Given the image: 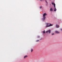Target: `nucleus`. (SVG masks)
<instances>
[{
	"label": "nucleus",
	"mask_w": 62,
	"mask_h": 62,
	"mask_svg": "<svg viewBox=\"0 0 62 62\" xmlns=\"http://www.w3.org/2000/svg\"><path fill=\"white\" fill-rule=\"evenodd\" d=\"M46 15H47V14L46 13H45L43 15V21L44 20H45V18H46V16H45Z\"/></svg>",
	"instance_id": "obj_1"
},
{
	"label": "nucleus",
	"mask_w": 62,
	"mask_h": 62,
	"mask_svg": "<svg viewBox=\"0 0 62 62\" xmlns=\"http://www.w3.org/2000/svg\"><path fill=\"white\" fill-rule=\"evenodd\" d=\"M48 32L50 34V33H51V30H49L48 31H46V33H47Z\"/></svg>",
	"instance_id": "obj_2"
},
{
	"label": "nucleus",
	"mask_w": 62,
	"mask_h": 62,
	"mask_svg": "<svg viewBox=\"0 0 62 62\" xmlns=\"http://www.w3.org/2000/svg\"><path fill=\"white\" fill-rule=\"evenodd\" d=\"M46 24H48V25L49 24V27L51 26H53V24H52L51 23H47Z\"/></svg>",
	"instance_id": "obj_3"
},
{
	"label": "nucleus",
	"mask_w": 62,
	"mask_h": 62,
	"mask_svg": "<svg viewBox=\"0 0 62 62\" xmlns=\"http://www.w3.org/2000/svg\"><path fill=\"white\" fill-rule=\"evenodd\" d=\"M52 4L53 5H54V8H55V4H54V3L52 2Z\"/></svg>",
	"instance_id": "obj_4"
},
{
	"label": "nucleus",
	"mask_w": 62,
	"mask_h": 62,
	"mask_svg": "<svg viewBox=\"0 0 62 62\" xmlns=\"http://www.w3.org/2000/svg\"><path fill=\"white\" fill-rule=\"evenodd\" d=\"M55 32V33H57V34H59L60 33V32H59V31H56Z\"/></svg>",
	"instance_id": "obj_5"
},
{
	"label": "nucleus",
	"mask_w": 62,
	"mask_h": 62,
	"mask_svg": "<svg viewBox=\"0 0 62 62\" xmlns=\"http://www.w3.org/2000/svg\"><path fill=\"white\" fill-rule=\"evenodd\" d=\"M56 28H59V26L58 25L56 24Z\"/></svg>",
	"instance_id": "obj_6"
},
{
	"label": "nucleus",
	"mask_w": 62,
	"mask_h": 62,
	"mask_svg": "<svg viewBox=\"0 0 62 62\" xmlns=\"http://www.w3.org/2000/svg\"><path fill=\"white\" fill-rule=\"evenodd\" d=\"M50 10L51 11H53V9L52 8H50Z\"/></svg>",
	"instance_id": "obj_7"
},
{
	"label": "nucleus",
	"mask_w": 62,
	"mask_h": 62,
	"mask_svg": "<svg viewBox=\"0 0 62 62\" xmlns=\"http://www.w3.org/2000/svg\"><path fill=\"white\" fill-rule=\"evenodd\" d=\"M27 55H26L24 57V59H25V58H27Z\"/></svg>",
	"instance_id": "obj_8"
},
{
	"label": "nucleus",
	"mask_w": 62,
	"mask_h": 62,
	"mask_svg": "<svg viewBox=\"0 0 62 62\" xmlns=\"http://www.w3.org/2000/svg\"><path fill=\"white\" fill-rule=\"evenodd\" d=\"M54 11H56V8H55V7H54Z\"/></svg>",
	"instance_id": "obj_9"
},
{
	"label": "nucleus",
	"mask_w": 62,
	"mask_h": 62,
	"mask_svg": "<svg viewBox=\"0 0 62 62\" xmlns=\"http://www.w3.org/2000/svg\"><path fill=\"white\" fill-rule=\"evenodd\" d=\"M33 51V49H31V52H32Z\"/></svg>",
	"instance_id": "obj_10"
},
{
	"label": "nucleus",
	"mask_w": 62,
	"mask_h": 62,
	"mask_svg": "<svg viewBox=\"0 0 62 62\" xmlns=\"http://www.w3.org/2000/svg\"><path fill=\"white\" fill-rule=\"evenodd\" d=\"M46 33L45 31H43V33H44V34H45Z\"/></svg>",
	"instance_id": "obj_11"
},
{
	"label": "nucleus",
	"mask_w": 62,
	"mask_h": 62,
	"mask_svg": "<svg viewBox=\"0 0 62 62\" xmlns=\"http://www.w3.org/2000/svg\"><path fill=\"white\" fill-rule=\"evenodd\" d=\"M46 27H50V26H49V25H47L46 26Z\"/></svg>",
	"instance_id": "obj_12"
},
{
	"label": "nucleus",
	"mask_w": 62,
	"mask_h": 62,
	"mask_svg": "<svg viewBox=\"0 0 62 62\" xmlns=\"http://www.w3.org/2000/svg\"><path fill=\"white\" fill-rule=\"evenodd\" d=\"M40 9H41L42 8V7L40 6Z\"/></svg>",
	"instance_id": "obj_13"
},
{
	"label": "nucleus",
	"mask_w": 62,
	"mask_h": 62,
	"mask_svg": "<svg viewBox=\"0 0 62 62\" xmlns=\"http://www.w3.org/2000/svg\"><path fill=\"white\" fill-rule=\"evenodd\" d=\"M38 41H39V40H37L36 41V42H38Z\"/></svg>",
	"instance_id": "obj_14"
},
{
	"label": "nucleus",
	"mask_w": 62,
	"mask_h": 62,
	"mask_svg": "<svg viewBox=\"0 0 62 62\" xmlns=\"http://www.w3.org/2000/svg\"><path fill=\"white\" fill-rule=\"evenodd\" d=\"M39 37H40L39 36H38V38H39Z\"/></svg>",
	"instance_id": "obj_15"
},
{
	"label": "nucleus",
	"mask_w": 62,
	"mask_h": 62,
	"mask_svg": "<svg viewBox=\"0 0 62 62\" xmlns=\"http://www.w3.org/2000/svg\"><path fill=\"white\" fill-rule=\"evenodd\" d=\"M54 35V33H52V35Z\"/></svg>",
	"instance_id": "obj_16"
},
{
	"label": "nucleus",
	"mask_w": 62,
	"mask_h": 62,
	"mask_svg": "<svg viewBox=\"0 0 62 62\" xmlns=\"http://www.w3.org/2000/svg\"><path fill=\"white\" fill-rule=\"evenodd\" d=\"M46 3H47V0H46Z\"/></svg>",
	"instance_id": "obj_17"
},
{
	"label": "nucleus",
	"mask_w": 62,
	"mask_h": 62,
	"mask_svg": "<svg viewBox=\"0 0 62 62\" xmlns=\"http://www.w3.org/2000/svg\"><path fill=\"white\" fill-rule=\"evenodd\" d=\"M61 31H62V29H61Z\"/></svg>",
	"instance_id": "obj_18"
},
{
	"label": "nucleus",
	"mask_w": 62,
	"mask_h": 62,
	"mask_svg": "<svg viewBox=\"0 0 62 62\" xmlns=\"http://www.w3.org/2000/svg\"><path fill=\"white\" fill-rule=\"evenodd\" d=\"M41 0V1H42V0Z\"/></svg>",
	"instance_id": "obj_19"
}]
</instances>
